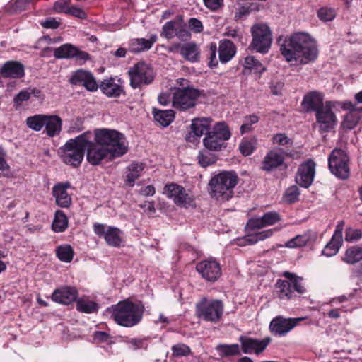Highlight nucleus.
I'll return each instance as SVG.
<instances>
[{"mask_svg":"<svg viewBox=\"0 0 362 362\" xmlns=\"http://www.w3.org/2000/svg\"><path fill=\"white\" fill-rule=\"evenodd\" d=\"M275 287L279 298L288 300L292 298L293 290L289 280H278Z\"/></svg>","mask_w":362,"mask_h":362,"instance_id":"obj_34","label":"nucleus"},{"mask_svg":"<svg viewBox=\"0 0 362 362\" xmlns=\"http://www.w3.org/2000/svg\"><path fill=\"white\" fill-rule=\"evenodd\" d=\"M175 203L182 207H189L193 205V199L186 193L185 188L183 192L179 194L177 198H175Z\"/></svg>","mask_w":362,"mask_h":362,"instance_id":"obj_52","label":"nucleus"},{"mask_svg":"<svg viewBox=\"0 0 362 362\" xmlns=\"http://www.w3.org/2000/svg\"><path fill=\"white\" fill-rule=\"evenodd\" d=\"M231 136L228 127L224 122H218L206 133L203 139L206 149L210 151H220L226 147V141Z\"/></svg>","mask_w":362,"mask_h":362,"instance_id":"obj_6","label":"nucleus"},{"mask_svg":"<svg viewBox=\"0 0 362 362\" xmlns=\"http://www.w3.org/2000/svg\"><path fill=\"white\" fill-rule=\"evenodd\" d=\"M216 45L215 43H211L209 47V59L210 62L209 65L212 67L215 66L218 64V60L216 59Z\"/></svg>","mask_w":362,"mask_h":362,"instance_id":"obj_61","label":"nucleus"},{"mask_svg":"<svg viewBox=\"0 0 362 362\" xmlns=\"http://www.w3.org/2000/svg\"><path fill=\"white\" fill-rule=\"evenodd\" d=\"M281 220V216L276 211L265 213L262 217L250 219L247 227L250 230H257L274 225Z\"/></svg>","mask_w":362,"mask_h":362,"instance_id":"obj_20","label":"nucleus"},{"mask_svg":"<svg viewBox=\"0 0 362 362\" xmlns=\"http://www.w3.org/2000/svg\"><path fill=\"white\" fill-rule=\"evenodd\" d=\"M78 296V291L75 287L64 286L57 289L52 295L54 301L69 305L75 301Z\"/></svg>","mask_w":362,"mask_h":362,"instance_id":"obj_23","label":"nucleus"},{"mask_svg":"<svg viewBox=\"0 0 362 362\" xmlns=\"http://www.w3.org/2000/svg\"><path fill=\"white\" fill-rule=\"evenodd\" d=\"M172 355L174 357L187 356L190 354V348L185 344H177L172 346Z\"/></svg>","mask_w":362,"mask_h":362,"instance_id":"obj_51","label":"nucleus"},{"mask_svg":"<svg viewBox=\"0 0 362 362\" xmlns=\"http://www.w3.org/2000/svg\"><path fill=\"white\" fill-rule=\"evenodd\" d=\"M183 187L175 183L167 185L165 187V193L169 198H171L175 202V198H177L179 194L183 192Z\"/></svg>","mask_w":362,"mask_h":362,"instance_id":"obj_53","label":"nucleus"},{"mask_svg":"<svg viewBox=\"0 0 362 362\" xmlns=\"http://www.w3.org/2000/svg\"><path fill=\"white\" fill-rule=\"evenodd\" d=\"M223 313V304L221 300L202 298L196 305V315L204 321L217 322Z\"/></svg>","mask_w":362,"mask_h":362,"instance_id":"obj_7","label":"nucleus"},{"mask_svg":"<svg viewBox=\"0 0 362 362\" xmlns=\"http://www.w3.org/2000/svg\"><path fill=\"white\" fill-rule=\"evenodd\" d=\"M62 120L58 115H46L45 130L48 136L53 137L62 131Z\"/></svg>","mask_w":362,"mask_h":362,"instance_id":"obj_27","label":"nucleus"},{"mask_svg":"<svg viewBox=\"0 0 362 362\" xmlns=\"http://www.w3.org/2000/svg\"><path fill=\"white\" fill-rule=\"evenodd\" d=\"M153 113L155 120L163 127L168 126L175 117L174 111L172 110H158L154 108Z\"/></svg>","mask_w":362,"mask_h":362,"instance_id":"obj_32","label":"nucleus"},{"mask_svg":"<svg viewBox=\"0 0 362 362\" xmlns=\"http://www.w3.org/2000/svg\"><path fill=\"white\" fill-rule=\"evenodd\" d=\"M280 50L287 62H298L303 64L315 61L318 56L315 40L306 33L291 35L281 45Z\"/></svg>","mask_w":362,"mask_h":362,"instance_id":"obj_1","label":"nucleus"},{"mask_svg":"<svg viewBox=\"0 0 362 362\" xmlns=\"http://www.w3.org/2000/svg\"><path fill=\"white\" fill-rule=\"evenodd\" d=\"M284 153L280 149H272L264 156L261 168L264 171L271 172L281 166L284 163Z\"/></svg>","mask_w":362,"mask_h":362,"instance_id":"obj_19","label":"nucleus"},{"mask_svg":"<svg viewBox=\"0 0 362 362\" xmlns=\"http://www.w3.org/2000/svg\"><path fill=\"white\" fill-rule=\"evenodd\" d=\"M0 74L5 78H19L24 76V66L18 62L8 61L2 66Z\"/></svg>","mask_w":362,"mask_h":362,"instance_id":"obj_24","label":"nucleus"},{"mask_svg":"<svg viewBox=\"0 0 362 362\" xmlns=\"http://www.w3.org/2000/svg\"><path fill=\"white\" fill-rule=\"evenodd\" d=\"M251 31L252 41L250 47L258 52H267L272 43L269 28L264 24H256L252 27Z\"/></svg>","mask_w":362,"mask_h":362,"instance_id":"obj_11","label":"nucleus"},{"mask_svg":"<svg viewBox=\"0 0 362 362\" xmlns=\"http://www.w3.org/2000/svg\"><path fill=\"white\" fill-rule=\"evenodd\" d=\"M131 86L134 88L148 85L154 79L153 69L146 64L139 62L131 68L129 71Z\"/></svg>","mask_w":362,"mask_h":362,"instance_id":"obj_10","label":"nucleus"},{"mask_svg":"<svg viewBox=\"0 0 362 362\" xmlns=\"http://www.w3.org/2000/svg\"><path fill=\"white\" fill-rule=\"evenodd\" d=\"M94 139L107 149L113 157L122 156L127 151L124 135L115 129H96Z\"/></svg>","mask_w":362,"mask_h":362,"instance_id":"obj_5","label":"nucleus"},{"mask_svg":"<svg viewBox=\"0 0 362 362\" xmlns=\"http://www.w3.org/2000/svg\"><path fill=\"white\" fill-rule=\"evenodd\" d=\"M76 47L65 44L56 48L54 51V56L57 59L73 58Z\"/></svg>","mask_w":362,"mask_h":362,"instance_id":"obj_42","label":"nucleus"},{"mask_svg":"<svg viewBox=\"0 0 362 362\" xmlns=\"http://www.w3.org/2000/svg\"><path fill=\"white\" fill-rule=\"evenodd\" d=\"M112 317L119 325L130 327L137 325L142 319L144 306L128 300L119 302L107 310Z\"/></svg>","mask_w":362,"mask_h":362,"instance_id":"obj_3","label":"nucleus"},{"mask_svg":"<svg viewBox=\"0 0 362 362\" xmlns=\"http://www.w3.org/2000/svg\"><path fill=\"white\" fill-rule=\"evenodd\" d=\"M238 182L237 174L233 171H223L211 178L208 184L211 197L220 201H228L234 194V188Z\"/></svg>","mask_w":362,"mask_h":362,"instance_id":"obj_2","label":"nucleus"},{"mask_svg":"<svg viewBox=\"0 0 362 362\" xmlns=\"http://www.w3.org/2000/svg\"><path fill=\"white\" fill-rule=\"evenodd\" d=\"M144 168V165L142 163H132L129 166V173L127 175V182L129 186L134 185L135 180L140 177Z\"/></svg>","mask_w":362,"mask_h":362,"instance_id":"obj_36","label":"nucleus"},{"mask_svg":"<svg viewBox=\"0 0 362 362\" xmlns=\"http://www.w3.org/2000/svg\"><path fill=\"white\" fill-rule=\"evenodd\" d=\"M56 254L61 261L70 262L73 259L74 251L70 245H64L57 247Z\"/></svg>","mask_w":362,"mask_h":362,"instance_id":"obj_43","label":"nucleus"},{"mask_svg":"<svg viewBox=\"0 0 362 362\" xmlns=\"http://www.w3.org/2000/svg\"><path fill=\"white\" fill-rule=\"evenodd\" d=\"M323 105L322 95L315 91L305 95L302 101V106L307 112L315 111L316 112Z\"/></svg>","mask_w":362,"mask_h":362,"instance_id":"obj_25","label":"nucleus"},{"mask_svg":"<svg viewBox=\"0 0 362 362\" xmlns=\"http://www.w3.org/2000/svg\"><path fill=\"white\" fill-rule=\"evenodd\" d=\"M303 320L302 317L285 319L281 317H275L270 323L272 332L279 335H284L292 329L298 322Z\"/></svg>","mask_w":362,"mask_h":362,"instance_id":"obj_18","label":"nucleus"},{"mask_svg":"<svg viewBox=\"0 0 362 362\" xmlns=\"http://www.w3.org/2000/svg\"><path fill=\"white\" fill-rule=\"evenodd\" d=\"M90 139L86 146L87 148V160L94 165H98L102 160L107 157L110 153L107 151L101 144L95 141L93 143Z\"/></svg>","mask_w":362,"mask_h":362,"instance_id":"obj_21","label":"nucleus"},{"mask_svg":"<svg viewBox=\"0 0 362 362\" xmlns=\"http://www.w3.org/2000/svg\"><path fill=\"white\" fill-rule=\"evenodd\" d=\"M189 26L195 33H200L203 30L202 22L197 18H191L189 21Z\"/></svg>","mask_w":362,"mask_h":362,"instance_id":"obj_64","label":"nucleus"},{"mask_svg":"<svg viewBox=\"0 0 362 362\" xmlns=\"http://www.w3.org/2000/svg\"><path fill=\"white\" fill-rule=\"evenodd\" d=\"M179 21H170L167 22L163 28V35L168 39H172L175 36Z\"/></svg>","mask_w":362,"mask_h":362,"instance_id":"obj_50","label":"nucleus"},{"mask_svg":"<svg viewBox=\"0 0 362 362\" xmlns=\"http://www.w3.org/2000/svg\"><path fill=\"white\" fill-rule=\"evenodd\" d=\"M257 140L255 139H243L239 145L241 153L247 156L251 155L256 148Z\"/></svg>","mask_w":362,"mask_h":362,"instance_id":"obj_44","label":"nucleus"},{"mask_svg":"<svg viewBox=\"0 0 362 362\" xmlns=\"http://www.w3.org/2000/svg\"><path fill=\"white\" fill-rule=\"evenodd\" d=\"M349 157L344 151L335 148L328 158L329 169L337 177L346 179L349 175Z\"/></svg>","mask_w":362,"mask_h":362,"instance_id":"obj_9","label":"nucleus"},{"mask_svg":"<svg viewBox=\"0 0 362 362\" xmlns=\"http://www.w3.org/2000/svg\"><path fill=\"white\" fill-rule=\"evenodd\" d=\"M334 103L327 101L316 112V119L320 124L322 132H328L334 127L337 122V117L333 112Z\"/></svg>","mask_w":362,"mask_h":362,"instance_id":"obj_12","label":"nucleus"},{"mask_svg":"<svg viewBox=\"0 0 362 362\" xmlns=\"http://www.w3.org/2000/svg\"><path fill=\"white\" fill-rule=\"evenodd\" d=\"M344 226V221H339L336 226L334 233L330 241L327 244L322 251V254L327 257L335 255L342 244V231Z\"/></svg>","mask_w":362,"mask_h":362,"instance_id":"obj_17","label":"nucleus"},{"mask_svg":"<svg viewBox=\"0 0 362 362\" xmlns=\"http://www.w3.org/2000/svg\"><path fill=\"white\" fill-rule=\"evenodd\" d=\"M30 95L31 92L28 90V89L23 90L14 97L13 102L16 105L20 106L23 102L28 100Z\"/></svg>","mask_w":362,"mask_h":362,"instance_id":"obj_57","label":"nucleus"},{"mask_svg":"<svg viewBox=\"0 0 362 362\" xmlns=\"http://www.w3.org/2000/svg\"><path fill=\"white\" fill-rule=\"evenodd\" d=\"M243 66L245 70H254L255 72L258 73H262L265 70V68L262 66V64L254 57L251 56H248L245 58Z\"/></svg>","mask_w":362,"mask_h":362,"instance_id":"obj_45","label":"nucleus"},{"mask_svg":"<svg viewBox=\"0 0 362 362\" xmlns=\"http://www.w3.org/2000/svg\"><path fill=\"white\" fill-rule=\"evenodd\" d=\"M218 52L220 61L226 63L230 61L235 55V48L230 40H225L220 42Z\"/></svg>","mask_w":362,"mask_h":362,"instance_id":"obj_28","label":"nucleus"},{"mask_svg":"<svg viewBox=\"0 0 362 362\" xmlns=\"http://www.w3.org/2000/svg\"><path fill=\"white\" fill-rule=\"evenodd\" d=\"M300 194L299 189L297 186H291L288 188L284 194V199L288 203H293L298 199Z\"/></svg>","mask_w":362,"mask_h":362,"instance_id":"obj_54","label":"nucleus"},{"mask_svg":"<svg viewBox=\"0 0 362 362\" xmlns=\"http://www.w3.org/2000/svg\"><path fill=\"white\" fill-rule=\"evenodd\" d=\"M177 36L180 40L185 41L190 38L191 33L188 28L182 21L178 22L177 30L175 33Z\"/></svg>","mask_w":362,"mask_h":362,"instance_id":"obj_55","label":"nucleus"},{"mask_svg":"<svg viewBox=\"0 0 362 362\" xmlns=\"http://www.w3.org/2000/svg\"><path fill=\"white\" fill-rule=\"evenodd\" d=\"M211 119L210 118H198L192 120L191 125L192 132L197 137H200L203 134L209 132L210 123Z\"/></svg>","mask_w":362,"mask_h":362,"instance_id":"obj_30","label":"nucleus"},{"mask_svg":"<svg viewBox=\"0 0 362 362\" xmlns=\"http://www.w3.org/2000/svg\"><path fill=\"white\" fill-rule=\"evenodd\" d=\"M181 55L187 61L197 62L199 59V48L198 45L194 42L183 44V47L181 50Z\"/></svg>","mask_w":362,"mask_h":362,"instance_id":"obj_29","label":"nucleus"},{"mask_svg":"<svg viewBox=\"0 0 362 362\" xmlns=\"http://www.w3.org/2000/svg\"><path fill=\"white\" fill-rule=\"evenodd\" d=\"M240 341L243 353L249 354L254 351L256 354L262 353L271 341L270 337H265L262 340L240 337Z\"/></svg>","mask_w":362,"mask_h":362,"instance_id":"obj_16","label":"nucleus"},{"mask_svg":"<svg viewBox=\"0 0 362 362\" xmlns=\"http://www.w3.org/2000/svg\"><path fill=\"white\" fill-rule=\"evenodd\" d=\"M69 81L74 86H82L89 91H95L98 88L93 75L83 69H78L73 72Z\"/></svg>","mask_w":362,"mask_h":362,"instance_id":"obj_13","label":"nucleus"},{"mask_svg":"<svg viewBox=\"0 0 362 362\" xmlns=\"http://www.w3.org/2000/svg\"><path fill=\"white\" fill-rule=\"evenodd\" d=\"M52 226L53 230L57 233L63 232L67 228L68 218L62 211L57 210L55 212Z\"/></svg>","mask_w":362,"mask_h":362,"instance_id":"obj_35","label":"nucleus"},{"mask_svg":"<svg viewBox=\"0 0 362 362\" xmlns=\"http://www.w3.org/2000/svg\"><path fill=\"white\" fill-rule=\"evenodd\" d=\"M70 187L69 182L57 183L52 188V194L55 197V202L57 206L62 208H69L71 204V197L67 192V189Z\"/></svg>","mask_w":362,"mask_h":362,"instance_id":"obj_22","label":"nucleus"},{"mask_svg":"<svg viewBox=\"0 0 362 362\" xmlns=\"http://www.w3.org/2000/svg\"><path fill=\"white\" fill-rule=\"evenodd\" d=\"M45 115H36L28 117L26 119V124L29 128L35 131H40L45 126Z\"/></svg>","mask_w":362,"mask_h":362,"instance_id":"obj_41","label":"nucleus"},{"mask_svg":"<svg viewBox=\"0 0 362 362\" xmlns=\"http://www.w3.org/2000/svg\"><path fill=\"white\" fill-rule=\"evenodd\" d=\"M74 57L81 62H85L90 59V54L76 47L75 52H74Z\"/></svg>","mask_w":362,"mask_h":362,"instance_id":"obj_63","label":"nucleus"},{"mask_svg":"<svg viewBox=\"0 0 362 362\" xmlns=\"http://www.w3.org/2000/svg\"><path fill=\"white\" fill-rule=\"evenodd\" d=\"M196 268L202 277L208 281H216L221 274L219 264L213 259L200 262Z\"/></svg>","mask_w":362,"mask_h":362,"instance_id":"obj_14","label":"nucleus"},{"mask_svg":"<svg viewBox=\"0 0 362 362\" xmlns=\"http://www.w3.org/2000/svg\"><path fill=\"white\" fill-rule=\"evenodd\" d=\"M343 261L349 264H354L362 259V247L352 246L349 247L342 258Z\"/></svg>","mask_w":362,"mask_h":362,"instance_id":"obj_33","label":"nucleus"},{"mask_svg":"<svg viewBox=\"0 0 362 362\" xmlns=\"http://www.w3.org/2000/svg\"><path fill=\"white\" fill-rule=\"evenodd\" d=\"M362 111H351L347 113L342 122L341 126L346 130L354 128L361 119V114Z\"/></svg>","mask_w":362,"mask_h":362,"instance_id":"obj_37","label":"nucleus"},{"mask_svg":"<svg viewBox=\"0 0 362 362\" xmlns=\"http://www.w3.org/2000/svg\"><path fill=\"white\" fill-rule=\"evenodd\" d=\"M272 233L273 231L272 230H268L255 234L249 235L245 238V243L250 245L255 244L259 240H263L269 238Z\"/></svg>","mask_w":362,"mask_h":362,"instance_id":"obj_49","label":"nucleus"},{"mask_svg":"<svg viewBox=\"0 0 362 362\" xmlns=\"http://www.w3.org/2000/svg\"><path fill=\"white\" fill-rule=\"evenodd\" d=\"M201 95V91L192 86L177 88L173 97V106L181 111H185L196 106Z\"/></svg>","mask_w":362,"mask_h":362,"instance_id":"obj_8","label":"nucleus"},{"mask_svg":"<svg viewBox=\"0 0 362 362\" xmlns=\"http://www.w3.org/2000/svg\"><path fill=\"white\" fill-rule=\"evenodd\" d=\"M93 136L90 132H86L75 139H69L59 149L62 161L73 167H78L81 163L85 150L89 140Z\"/></svg>","mask_w":362,"mask_h":362,"instance_id":"obj_4","label":"nucleus"},{"mask_svg":"<svg viewBox=\"0 0 362 362\" xmlns=\"http://www.w3.org/2000/svg\"><path fill=\"white\" fill-rule=\"evenodd\" d=\"M272 140L274 144L281 146L292 144L291 139L285 134H276L273 136Z\"/></svg>","mask_w":362,"mask_h":362,"instance_id":"obj_59","label":"nucleus"},{"mask_svg":"<svg viewBox=\"0 0 362 362\" xmlns=\"http://www.w3.org/2000/svg\"><path fill=\"white\" fill-rule=\"evenodd\" d=\"M284 276L291 281L292 290L294 289L299 293H303L305 292V289L301 284L302 278L298 277L294 274L289 272H285Z\"/></svg>","mask_w":362,"mask_h":362,"instance_id":"obj_46","label":"nucleus"},{"mask_svg":"<svg viewBox=\"0 0 362 362\" xmlns=\"http://www.w3.org/2000/svg\"><path fill=\"white\" fill-rule=\"evenodd\" d=\"M100 87L103 93L109 97H119L122 92L121 86L115 83L112 78L105 80Z\"/></svg>","mask_w":362,"mask_h":362,"instance_id":"obj_31","label":"nucleus"},{"mask_svg":"<svg viewBox=\"0 0 362 362\" xmlns=\"http://www.w3.org/2000/svg\"><path fill=\"white\" fill-rule=\"evenodd\" d=\"M204 2L208 8L216 11L223 6V0H204Z\"/></svg>","mask_w":362,"mask_h":362,"instance_id":"obj_62","label":"nucleus"},{"mask_svg":"<svg viewBox=\"0 0 362 362\" xmlns=\"http://www.w3.org/2000/svg\"><path fill=\"white\" fill-rule=\"evenodd\" d=\"M335 16V11L331 8L323 7L317 11V16L324 21H330L334 18Z\"/></svg>","mask_w":362,"mask_h":362,"instance_id":"obj_56","label":"nucleus"},{"mask_svg":"<svg viewBox=\"0 0 362 362\" xmlns=\"http://www.w3.org/2000/svg\"><path fill=\"white\" fill-rule=\"evenodd\" d=\"M208 151H200L197 156L198 163L203 168L214 165L217 160V156Z\"/></svg>","mask_w":362,"mask_h":362,"instance_id":"obj_38","label":"nucleus"},{"mask_svg":"<svg viewBox=\"0 0 362 362\" xmlns=\"http://www.w3.org/2000/svg\"><path fill=\"white\" fill-rule=\"evenodd\" d=\"M105 240L109 245L117 247L120 245L121 238L119 230L116 228L110 227L105 232Z\"/></svg>","mask_w":362,"mask_h":362,"instance_id":"obj_40","label":"nucleus"},{"mask_svg":"<svg viewBox=\"0 0 362 362\" xmlns=\"http://www.w3.org/2000/svg\"><path fill=\"white\" fill-rule=\"evenodd\" d=\"M76 307L78 310L86 313L95 312L98 310V305L90 300H79L77 301Z\"/></svg>","mask_w":362,"mask_h":362,"instance_id":"obj_47","label":"nucleus"},{"mask_svg":"<svg viewBox=\"0 0 362 362\" xmlns=\"http://www.w3.org/2000/svg\"><path fill=\"white\" fill-rule=\"evenodd\" d=\"M315 173V163L312 160L302 163L296 176V182L303 187L308 188L313 182Z\"/></svg>","mask_w":362,"mask_h":362,"instance_id":"obj_15","label":"nucleus"},{"mask_svg":"<svg viewBox=\"0 0 362 362\" xmlns=\"http://www.w3.org/2000/svg\"><path fill=\"white\" fill-rule=\"evenodd\" d=\"M309 241L308 235H298L286 243L285 246L289 248H294L305 246Z\"/></svg>","mask_w":362,"mask_h":362,"instance_id":"obj_48","label":"nucleus"},{"mask_svg":"<svg viewBox=\"0 0 362 362\" xmlns=\"http://www.w3.org/2000/svg\"><path fill=\"white\" fill-rule=\"evenodd\" d=\"M67 14L78 18L80 19H85L87 16L83 10L76 6H69V8L67 10Z\"/></svg>","mask_w":362,"mask_h":362,"instance_id":"obj_60","label":"nucleus"},{"mask_svg":"<svg viewBox=\"0 0 362 362\" xmlns=\"http://www.w3.org/2000/svg\"><path fill=\"white\" fill-rule=\"evenodd\" d=\"M216 350L219 352V356L221 357L233 356L240 354V347L237 344L230 345L219 344L217 346Z\"/></svg>","mask_w":362,"mask_h":362,"instance_id":"obj_39","label":"nucleus"},{"mask_svg":"<svg viewBox=\"0 0 362 362\" xmlns=\"http://www.w3.org/2000/svg\"><path fill=\"white\" fill-rule=\"evenodd\" d=\"M157 37L152 35L149 40L144 38L132 39L129 41V51L132 53H139L151 48L153 44L156 42Z\"/></svg>","mask_w":362,"mask_h":362,"instance_id":"obj_26","label":"nucleus"},{"mask_svg":"<svg viewBox=\"0 0 362 362\" xmlns=\"http://www.w3.org/2000/svg\"><path fill=\"white\" fill-rule=\"evenodd\" d=\"M69 4L70 0H59L54 4L53 9L57 13H64L67 14Z\"/></svg>","mask_w":362,"mask_h":362,"instance_id":"obj_58","label":"nucleus"}]
</instances>
